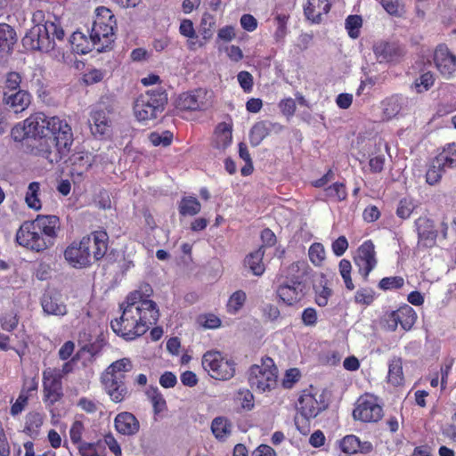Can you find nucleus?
Segmentation results:
<instances>
[{
  "label": "nucleus",
  "instance_id": "obj_1",
  "mask_svg": "<svg viewBox=\"0 0 456 456\" xmlns=\"http://www.w3.org/2000/svg\"><path fill=\"white\" fill-rule=\"evenodd\" d=\"M46 131L53 135L54 146L42 151L43 156L52 164L59 163L69 156L74 142L72 128L65 119L37 112L14 126L11 134L14 141L20 142L25 138L45 137Z\"/></svg>",
  "mask_w": 456,
  "mask_h": 456
},
{
  "label": "nucleus",
  "instance_id": "obj_2",
  "mask_svg": "<svg viewBox=\"0 0 456 456\" xmlns=\"http://www.w3.org/2000/svg\"><path fill=\"white\" fill-rule=\"evenodd\" d=\"M59 229L58 216L39 215L33 221L24 222L18 229L15 239L23 248L42 252L54 244Z\"/></svg>",
  "mask_w": 456,
  "mask_h": 456
},
{
  "label": "nucleus",
  "instance_id": "obj_3",
  "mask_svg": "<svg viewBox=\"0 0 456 456\" xmlns=\"http://www.w3.org/2000/svg\"><path fill=\"white\" fill-rule=\"evenodd\" d=\"M108 241L105 231H94L70 243L64 250V258L74 268H86L91 265L92 258L98 261L106 255Z\"/></svg>",
  "mask_w": 456,
  "mask_h": 456
},
{
  "label": "nucleus",
  "instance_id": "obj_4",
  "mask_svg": "<svg viewBox=\"0 0 456 456\" xmlns=\"http://www.w3.org/2000/svg\"><path fill=\"white\" fill-rule=\"evenodd\" d=\"M133 370L129 358H121L110 363L101 376V382L107 395L114 403H121L128 395L126 385V373Z\"/></svg>",
  "mask_w": 456,
  "mask_h": 456
},
{
  "label": "nucleus",
  "instance_id": "obj_5",
  "mask_svg": "<svg viewBox=\"0 0 456 456\" xmlns=\"http://www.w3.org/2000/svg\"><path fill=\"white\" fill-rule=\"evenodd\" d=\"M329 406L323 394L319 393L312 386L304 389L296 403L298 415L295 423L302 434H307L310 429L309 420L316 418Z\"/></svg>",
  "mask_w": 456,
  "mask_h": 456
},
{
  "label": "nucleus",
  "instance_id": "obj_6",
  "mask_svg": "<svg viewBox=\"0 0 456 456\" xmlns=\"http://www.w3.org/2000/svg\"><path fill=\"white\" fill-rule=\"evenodd\" d=\"M64 31L59 20H47L44 26H33L22 38V45L28 50L48 53L54 49V39L62 40Z\"/></svg>",
  "mask_w": 456,
  "mask_h": 456
},
{
  "label": "nucleus",
  "instance_id": "obj_7",
  "mask_svg": "<svg viewBox=\"0 0 456 456\" xmlns=\"http://www.w3.org/2000/svg\"><path fill=\"white\" fill-rule=\"evenodd\" d=\"M248 382L256 392L265 393L274 389L278 383V369L273 360L265 356L260 364L252 365L248 372Z\"/></svg>",
  "mask_w": 456,
  "mask_h": 456
},
{
  "label": "nucleus",
  "instance_id": "obj_8",
  "mask_svg": "<svg viewBox=\"0 0 456 456\" xmlns=\"http://www.w3.org/2000/svg\"><path fill=\"white\" fill-rule=\"evenodd\" d=\"M116 21L111 11L104 6L95 10V19L90 32L93 42L96 44V51L103 52L114 41V25Z\"/></svg>",
  "mask_w": 456,
  "mask_h": 456
},
{
  "label": "nucleus",
  "instance_id": "obj_9",
  "mask_svg": "<svg viewBox=\"0 0 456 456\" xmlns=\"http://www.w3.org/2000/svg\"><path fill=\"white\" fill-rule=\"evenodd\" d=\"M167 102V95L163 89L148 90L136 98L134 114L139 121L155 119L164 110Z\"/></svg>",
  "mask_w": 456,
  "mask_h": 456
},
{
  "label": "nucleus",
  "instance_id": "obj_10",
  "mask_svg": "<svg viewBox=\"0 0 456 456\" xmlns=\"http://www.w3.org/2000/svg\"><path fill=\"white\" fill-rule=\"evenodd\" d=\"M202 367L217 380H229L235 375L236 363L219 351H208L202 356Z\"/></svg>",
  "mask_w": 456,
  "mask_h": 456
},
{
  "label": "nucleus",
  "instance_id": "obj_11",
  "mask_svg": "<svg viewBox=\"0 0 456 456\" xmlns=\"http://www.w3.org/2000/svg\"><path fill=\"white\" fill-rule=\"evenodd\" d=\"M384 416L379 398L371 394L362 395L356 401L353 418L363 423H377Z\"/></svg>",
  "mask_w": 456,
  "mask_h": 456
},
{
  "label": "nucleus",
  "instance_id": "obj_12",
  "mask_svg": "<svg viewBox=\"0 0 456 456\" xmlns=\"http://www.w3.org/2000/svg\"><path fill=\"white\" fill-rule=\"evenodd\" d=\"M43 401L48 406L54 405L64 395L62 372L57 368H46L42 373Z\"/></svg>",
  "mask_w": 456,
  "mask_h": 456
},
{
  "label": "nucleus",
  "instance_id": "obj_13",
  "mask_svg": "<svg viewBox=\"0 0 456 456\" xmlns=\"http://www.w3.org/2000/svg\"><path fill=\"white\" fill-rule=\"evenodd\" d=\"M136 319L134 315H119L110 322L112 330L126 340H132L143 335L148 326L146 321L142 320V315Z\"/></svg>",
  "mask_w": 456,
  "mask_h": 456
},
{
  "label": "nucleus",
  "instance_id": "obj_14",
  "mask_svg": "<svg viewBox=\"0 0 456 456\" xmlns=\"http://www.w3.org/2000/svg\"><path fill=\"white\" fill-rule=\"evenodd\" d=\"M213 104V93L203 88L183 93L176 101V106L184 110H205Z\"/></svg>",
  "mask_w": 456,
  "mask_h": 456
},
{
  "label": "nucleus",
  "instance_id": "obj_15",
  "mask_svg": "<svg viewBox=\"0 0 456 456\" xmlns=\"http://www.w3.org/2000/svg\"><path fill=\"white\" fill-rule=\"evenodd\" d=\"M375 246L371 240L364 241L357 249L354 263L364 279L377 265Z\"/></svg>",
  "mask_w": 456,
  "mask_h": 456
},
{
  "label": "nucleus",
  "instance_id": "obj_16",
  "mask_svg": "<svg viewBox=\"0 0 456 456\" xmlns=\"http://www.w3.org/2000/svg\"><path fill=\"white\" fill-rule=\"evenodd\" d=\"M122 314L133 312L134 309L137 313L157 312V304L151 299L144 297V294L141 290L130 292L126 300L120 304Z\"/></svg>",
  "mask_w": 456,
  "mask_h": 456
},
{
  "label": "nucleus",
  "instance_id": "obj_17",
  "mask_svg": "<svg viewBox=\"0 0 456 456\" xmlns=\"http://www.w3.org/2000/svg\"><path fill=\"white\" fill-rule=\"evenodd\" d=\"M434 63L439 73L451 78L456 72V56L444 45H438L434 53Z\"/></svg>",
  "mask_w": 456,
  "mask_h": 456
},
{
  "label": "nucleus",
  "instance_id": "obj_18",
  "mask_svg": "<svg viewBox=\"0 0 456 456\" xmlns=\"http://www.w3.org/2000/svg\"><path fill=\"white\" fill-rule=\"evenodd\" d=\"M414 224L418 234V246L422 248L434 247L438 235L434 221L427 216H419L415 220Z\"/></svg>",
  "mask_w": 456,
  "mask_h": 456
},
{
  "label": "nucleus",
  "instance_id": "obj_19",
  "mask_svg": "<svg viewBox=\"0 0 456 456\" xmlns=\"http://www.w3.org/2000/svg\"><path fill=\"white\" fill-rule=\"evenodd\" d=\"M279 285L276 292L279 298L288 305H295L299 303L305 296V285L290 283L281 279L278 281Z\"/></svg>",
  "mask_w": 456,
  "mask_h": 456
},
{
  "label": "nucleus",
  "instance_id": "obj_20",
  "mask_svg": "<svg viewBox=\"0 0 456 456\" xmlns=\"http://www.w3.org/2000/svg\"><path fill=\"white\" fill-rule=\"evenodd\" d=\"M332 0H305L303 4L304 14L313 23H320L323 15L331 8Z\"/></svg>",
  "mask_w": 456,
  "mask_h": 456
},
{
  "label": "nucleus",
  "instance_id": "obj_21",
  "mask_svg": "<svg viewBox=\"0 0 456 456\" xmlns=\"http://www.w3.org/2000/svg\"><path fill=\"white\" fill-rule=\"evenodd\" d=\"M373 52L379 62L397 61L403 54L400 45L395 42L380 41L373 45Z\"/></svg>",
  "mask_w": 456,
  "mask_h": 456
},
{
  "label": "nucleus",
  "instance_id": "obj_22",
  "mask_svg": "<svg viewBox=\"0 0 456 456\" xmlns=\"http://www.w3.org/2000/svg\"><path fill=\"white\" fill-rule=\"evenodd\" d=\"M114 427L118 433L131 436L139 432L140 422L133 413L122 411L115 417Z\"/></svg>",
  "mask_w": 456,
  "mask_h": 456
},
{
  "label": "nucleus",
  "instance_id": "obj_23",
  "mask_svg": "<svg viewBox=\"0 0 456 456\" xmlns=\"http://www.w3.org/2000/svg\"><path fill=\"white\" fill-rule=\"evenodd\" d=\"M340 450L346 454L369 453L373 450L372 444L369 441L362 442L354 435H347L339 441Z\"/></svg>",
  "mask_w": 456,
  "mask_h": 456
},
{
  "label": "nucleus",
  "instance_id": "obj_24",
  "mask_svg": "<svg viewBox=\"0 0 456 456\" xmlns=\"http://www.w3.org/2000/svg\"><path fill=\"white\" fill-rule=\"evenodd\" d=\"M309 274V266L305 262H296L291 264L286 270L285 276H281V281L305 285Z\"/></svg>",
  "mask_w": 456,
  "mask_h": 456
},
{
  "label": "nucleus",
  "instance_id": "obj_25",
  "mask_svg": "<svg viewBox=\"0 0 456 456\" xmlns=\"http://www.w3.org/2000/svg\"><path fill=\"white\" fill-rule=\"evenodd\" d=\"M30 94L25 90H18L13 94L4 92V102L9 106L15 113L26 110L30 104Z\"/></svg>",
  "mask_w": 456,
  "mask_h": 456
},
{
  "label": "nucleus",
  "instance_id": "obj_26",
  "mask_svg": "<svg viewBox=\"0 0 456 456\" xmlns=\"http://www.w3.org/2000/svg\"><path fill=\"white\" fill-rule=\"evenodd\" d=\"M16 40V33L12 27L0 24V61L12 53Z\"/></svg>",
  "mask_w": 456,
  "mask_h": 456
},
{
  "label": "nucleus",
  "instance_id": "obj_27",
  "mask_svg": "<svg viewBox=\"0 0 456 456\" xmlns=\"http://www.w3.org/2000/svg\"><path fill=\"white\" fill-rule=\"evenodd\" d=\"M210 429L217 441L225 442L232 435V424L228 418L218 416L213 419Z\"/></svg>",
  "mask_w": 456,
  "mask_h": 456
},
{
  "label": "nucleus",
  "instance_id": "obj_28",
  "mask_svg": "<svg viewBox=\"0 0 456 456\" xmlns=\"http://www.w3.org/2000/svg\"><path fill=\"white\" fill-rule=\"evenodd\" d=\"M92 133L96 135L107 134L110 131V121L103 110L93 111L89 119Z\"/></svg>",
  "mask_w": 456,
  "mask_h": 456
},
{
  "label": "nucleus",
  "instance_id": "obj_29",
  "mask_svg": "<svg viewBox=\"0 0 456 456\" xmlns=\"http://www.w3.org/2000/svg\"><path fill=\"white\" fill-rule=\"evenodd\" d=\"M232 125L226 122L219 123L214 133L213 145L217 149H225L232 140Z\"/></svg>",
  "mask_w": 456,
  "mask_h": 456
},
{
  "label": "nucleus",
  "instance_id": "obj_30",
  "mask_svg": "<svg viewBox=\"0 0 456 456\" xmlns=\"http://www.w3.org/2000/svg\"><path fill=\"white\" fill-rule=\"evenodd\" d=\"M446 161H448L446 159L438 155L432 160L426 174V182L428 184L435 185L440 182L444 173L446 172L444 168Z\"/></svg>",
  "mask_w": 456,
  "mask_h": 456
},
{
  "label": "nucleus",
  "instance_id": "obj_31",
  "mask_svg": "<svg viewBox=\"0 0 456 456\" xmlns=\"http://www.w3.org/2000/svg\"><path fill=\"white\" fill-rule=\"evenodd\" d=\"M45 416L37 411H30L26 415L23 432L32 438L38 436L44 423Z\"/></svg>",
  "mask_w": 456,
  "mask_h": 456
},
{
  "label": "nucleus",
  "instance_id": "obj_32",
  "mask_svg": "<svg viewBox=\"0 0 456 456\" xmlns=\"http://www.w3.org/2000/svg\"><path fill=\"white\" fill-rule=\"evenodd\" d=\"M70 43L73 50L80 54H86L93 49L96 50V44L93 42L91 36L86 37L81 32H74L71 36Z\"/></svg>",
  "mask_w": 456,
  "mask_h": 456
},
{
  "label": "nucleus",
  "instance_id": "obj_33",
  "mask_svg": "<svg viewBox=\"0 0 456 456\" xmlns=\"http://www.w3.org/2000/svg\"><path fill=\"white\" fill-rule=\"evenodd\" d=\"M265 255V248L260 247L256 251L247 256L245 259V265L250 269L252 273L256 276H261L265 270L263 263V257Z\"/></svg>",
  "mask_w": 456,
  "mask_h": 456
},
{
  "label": "nucleus",
  "instance_id": "obj_34",
  "mask_svg": "<svg viewBox=\"0 0 456 456\" xmlns=\"http://www.w3.org/2000/svg\"><path fill=\"white\" fill-rule=\"evenodd\" d=\"M387 381L394 387L403 384V361L400 357H393L388 364Z\"/></svg>",
  "mask_w": 456,
  "mask_h": 456
},
{
  "label": "nucleus",
  "instance_id": "obj_35",
  "mask_svg": "<svg viewBox=\"0 0 456 456\" xmlns=\"http://www.w3.org/2000/svg\"><path fill=\"white\" fill-rule=\"evenodd\" d=\"M73 170L78 174L87 171L93 164L92 155L86 151H78L69 159Z\"/></svg>",
  "mask_w": 456,
  "mask_h": 456
},
{
  "label": "nucleus",
  "instance_id": "obj_36",
  "mask_svg": "<svg viewBox=\"0 0 456 456\" xmlns=\"http://www.w3.org/2000/svg\"><path fill=\"white\" fill-rule=\"evenodd\" d=\"M403 103V99L399 95H393L384 100L382 102L384 118L386 119L395 118L401 111Z\"/></svg>",
  "mask_w": 456,
  "mask_h": 456
},
{
  "label": "nucleus",
  "instance_id": "obj_37",
  "mask_svg": "<svg viewBox=\"0 0 456 456\" xmlns=\"http://www.w3.org/2000/svg\"><path fill=\"white\" fill-rule=\"evenodd\" d=\"M272 126L273 125L267 121H260L256 123L250 130V143L253 146L259 145L261 142L270 134Z\"/></svg>",
  "mask_w": 456,
  "mask_h": 456
},
{
  "label": "nucleus",
  "instance_id": "obj_38",
  "mask_svg": "<svg viewBox=\"0 0 456 456\" xmlns=\"http://www.w3.org/2000/svg\"><path fill=\"white\" fill-rule=\"evenodd\" d=\"M80 456H105V446L102 440L83 442L77 446Z\"/></svg>",
  "mask_w": 456,
  "mask_h": 456
},
{
  "label": "nucleus",
  "instance_id": "obj_39",
  "mask_svg": "<svg viewBox=\"0 0 456 456\" xmlns=\"http://www.w3.org/2000/svg\"><path fill=\"white\" fill-rule=\"evenodd\" d=\"M40 191V183L38 182H32L28 184L25 196V201L28 208L34 210L41 208V201L38 198Z\"/></svg>",
  "mask_w": 456,
  "mask_h": 456
},
{
  "label": "nucleus",
  "instance_id": "obj_40",
  "mask_svg": "<svg viewBox=\"0 0 456 456\" xmlns=\"http://www.w3.org/2000/svg\"><path fill=\"white\" fill-rule=\"evenodd\" d=\"M201 209L200 201L193 197H184L179 205V212L183 216L197 215Z\"/></svg>",
  "mask_w": 456,
  "mask_h": 456
},
{
  "label": "nucleus",
  "instance_id": "obj_41",
  "mask_svg": "<svg viewBox=\"0 0 456 456\" xmlns=\"http://www.w3.org/2000/svg\"><path fill=\"white\" fill-rule=\"evenodd\" d=\"M216 28V18L214 15L204 12L200 19L199 30L204 39H209Z\"/></svg>",
  "mask_w": 456,
  "mask_h": 456
},
{
  "label": "nucleus",
  "instance_id": "obj_42",
  "mask_svg": "<svg viewBox=\"0 0 456 456\" xmlns=\"http://www.w3.org/2000/svg\"><path fill=\"white\" fill-rule=\"evenodd\" d=\"M77 406L89 415L102 411V403L98 400L86 396L80 397L77 402Z\"/></svg>",
  "mask_w": 456,
  "mask_h": 456
},
{
  "label": "nucleus",
  "instance_id": "obj_43",
  "mask_svg": "<svg viewBox=\"0 0 456 456\" xmlns=\"http://www.w3.org/2000/svg\"><path fill=\"white\" fill-rule=\"evenodd\" d=\"M235 400L239 403L241 409L251 411L255 406V396L248 388H240L237 391Z\"/></svg>",
  "mask_w": 456,
  "mask_h": 456
},
{
  "label": "nucleus",
  "instance_id": "obj_44",
  "mask_svg": "<svg viewBox=\"0 0 456 456\" xmlns=\"http://www.w3.org/2000/svg\"><path fill=\"white\" fill-rule=\"evenodd\" d=\"M325 196L334 201H342L346 199L347 192L342 183H335L325 189Z\"/></svg>",
  "mask_w": 456,
  "mask_h": 456
},
{
  "label": "nucleus",
  "instance_id": "obj_45",
  "mask_svg": "<svg viewBox=\"0 0 456 456\" xmlns=\"http://www.w3.org/2000/svg\"><path fill=\"white\" fill-rule=\"evenodd\" d=\"M362 19L359 15H349L346 19L345 27L351 38H357L360 36Z\"/></svg>",
  "mask_w": 456,
  "mask_h": 456
},
{
  "label": "nucleus",
  "instance_id": "obj_46",
  "mask_svg": "<svg viewBox=\"0 0 456 456\" xmlns=\"http://www.w3.org/2000/svg\"><path fill=\"white\" fill-rule=\"evenodd\" d=\"M149 397L152 404L154 414L158 415L167 411V402L158 388L152 389L149 393Z\"/></svg>",
  "mask_w": 456,
  "mask_h": 456
},
{
  "label": "nucleus",
  "instance_id": "obj_47",
  "mask_svg": "<svg viewBox=\"0 0 456 456\" xmlns=\"http://www.w3.org/2000/svg\"><path fill=\"white\" fill-rule=\"evenodd\" d=\"M416 208L414 200L411 198H403L399 201L396 215L402 219H407Z\"/></svg>",
  "mask_w": 456,
  "mask_h": 456
},
{
  "label": "nucleus",
  "instance_id": "obj_48",
  "mask_svg": "<svg viewBox=\"0 0 456 456\" xmlns=\"http://www.w3.org/2000/svg\"><path fill=\"white\" fill-rule=\"evenodd\" d=\"M85 431L86 428L81 420L73 421L69 428V438L71 443L76 445V447L84 442L82 437Z\"/></svg>",
  "mask_w": 456,
  "mask_h": 456
},
{
  "label": "nucleus",
  "instance_id": "obj_49",
  "mask_svg": "<svg viewBox=\"0 0 456 456\" xmlns=\"http://www.w3.org/2000/svg\"><path fill=\"white\" fill-rule=\"evenodd\" d=\"M309 258L311 262L319 266L322 264L325 259V249L321 243H314L308 251Z\"/></svg>",
  "mask_w": 456,
  "mask_h": 456
},
{
  "label": "nucleus",
  "instance_id": "obj_50",
  "mask_svg": "<svg viewBox=\"0 0 456 456\" xmlns=\"http://www.w3.org/2000/svg\"><path fill=\"white\" fill-rule=\"evenodd\" d=\"M338 267H339V273L344 280L346 287L349 290H353L354 289V285L351 279L352 265H351L350 261H348L346 259L340 260Z\"/></svg>",
  "mask_w": 456,
  "mask_h": 456
},
{
  "label": "nucleus",
  "instance_id": "obj_51",
  "mask_svg": "<svg viewBox=\"0 0 456 456\" xmlns=\"http://www.w3.org/2000/svg\"><path fill=\"white\" fill-rule=\"evenodd\" d=\"M435 82L434 75L431 72L422 74L414 82V87L418 93L428 91Z\"/></svg>",
  "mask_w": 456,
  "mask_h": 456
},
{
  "label": "nucleus",
  "instance_id": "obj_52",
  "mask_svg": "<svg viewBox=\"0 0 456 456\" xmlns=\"http://www.w3.org/2000/svg\"><path fill=\"white\" fill-rule=\"evenodd\" d=\"M404 280L401 276L385 277L380 280L379 288L382 290H389L393 289H400L403 286Z\"/></svg>",
  "mask_w": 456,
  "mask_h": 456
},
{
  "label": "nucleus",
  "instance_id": "obj_53",
  "mask_svg": "<svg viewBox=\"0 0 456 456\" xmlns=\"http://www.w3.org/2000/svg\"><path fill=\"white\" fill-rule=\"evenodd\" d=\"M246 300V294L241 290L234 292L229 298L227 308L230 312H238L240 310Z\"/></svg>",
  "mask_w": 456,
  "mask_h": 456
},
{
  "label": "nucleus",
  "instance_id": "obj_54",
  "mask_svg": "<svg viewBox=\"0 0 456 456\" xmlns=\"http://www.w3.org/2000/svg\"><path fill=\"white\" fill-rule=\"evenodd\" d=\"M437 155L443 156L448 160L444 162L445 170L456 167V149L452 146L449 145L447 148H444Z\"/></svg>",
  "mask_w": 456,
  "mask_h": 456
},
{
  "label": "nucleus",
  "instance_id": "obj_55",
  "mask_svg": "<svg viewBox=\"0 0 456 456\" xmlns=\"http://www.w3.org/2000/svg\"><path fill=\"white\" fill-rule=\"evenodd\" d=\"M316 297L315 301L320 306H324L328 304V299L331 295V289L327 286V284H322L321 282L320 287H316L315 289Z\"/></svg>",
  "mask_w": 456,
  "mask_h": 456
},
{
  "label": "nucleus",
  "instance_id": "obj_56",
  "mask_svg": "<svg viewBox=\"0 0 456 456\" xmlns=\"http://www.w3.org/2000/svg\"><path fill=\"white\" fill-rule=\"evenodd\" d=\"M179 32L182 36H183L189 39L197 38V34L194 29L193 23L189 19H184L181 21L180 27H179Z\"/></svg>",
  "mask_w": 456,
  "mask_h": 456
},
{
  "label": "nucleus",
  "instance_id": "obj_57",
  "mask_svg": "<svg viewBox=\"0 0 456 456\" xmlns=\"http://www.w3.org/2000/svg\"><path fill=\"white\" fill-rule=\"evenodd\" d=\"M354 297L356 303L364 305H369L374 300V292L369 289H362L356 292Z\"/></svg>",
  "mask_w": 456,
  "mask_h": 456
},
{
  "label": "nucleus",
  "instance_id": "obj_58",
  "mask_svg": "<svg viewBox=\"0 0 456 456\" xmlns=\"http://www.w3.org/2000/svg\"><path fill=\"white\" fill-rule=\"evenodd\" d=\"M237 79L241 88L246 93L251 92L253 88V77L248 71H240L237 75Z\"/></svg>",
  "mask_w": 456,
  "mask_h": 456
},
{
  "label": "nucleus",
  "instance_id": "obj_59",
  "mask_svg": "<svg viewBox=\"0 0 456 456\" xmlns=\"http://www.w3.org/2000/svg\"><path fill=\"white\" fill-rule=\"evenodd\" d=\"M300 371L297 368L289 369L286 371L282 386L285 388H291L293 385L299 380Z\"/></svg>",
  "mask_w": 456,
  "mask_h": 456
},
{
  "label": "nucleus",
  "instance_id": "obj_60",
  "mask_svg": "<svg viewBox=\"0 0 456 456\" xmlns=\"http://www.w3.org/2000/svg\"><path fill=\"white\" fill-rule=\"evenodd\" d=\"M103 77V71H102L101 69H93L84 73L83 80L86 84L92 85L102 80Z\"/></svg>",
  "mask_w": 456,
  "mask_h": 456
},
{
  "label": "nucleus",
  "instance_id": "obj_61",
  "mask_svg": "<svg viewBox=\"0 0 456 456\" xmlns=\"http://www.w3.org/2000/svg\"><path fill=\"white\" fill-rule=\"evenodd\" d=\"M380 4L391 15H398L403 9L400 0H380Z\"/></svg>",
  "mask_w": 456,
  "mask_h": 456
},
{
  "label": "nucleus",
  "instance_id": "obj_62",
  "mask_svg": "<svg viewBox=\"0 0 456 456\" xmlns=\"http://www.w3.org/2000/svg\"><path fill=\"white\" fill-rule=\"evenodd\" d=\"M21 77L17 72H9L5 78V89L14 91L20 88Z\"/></svg>",
  "mask_w": 456,
  "mask_h": 456
},
{
  "label": "nucleus",
  "instance_id": "obj_63",
  "mask_svg": "<svg viewBox=\"0 0 456 456\" xmlns=\"http://www.w3.org/2000/svg\"><path fill=\"white\" fill-rule=\"evenodd\" d=\"M104 446L107 445L110 451L115 455V456H122V450L116 440V438L111 435H106L104 436V440L102 441Z\"/></svg>",
  "mask_w": 456,
  "mask_h": 456
},
{
  "label": "nucleus",
  "instance_id": "obj_64",
  "mask_svg": "<svg viewBox=\"0 0 456 456\" xmlns=\"http://www.w3.org/2000/svg\"><path fill=\"white\" fill-rule=\"evenodd\" d=\"M240 23L242 28L248 32H252L257 28V20L251 14H243L240 17Z\"/></svg>",
  "mask_w": 456,
  "mask_h": 456
}]
</instances>
